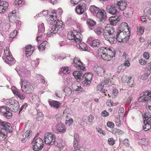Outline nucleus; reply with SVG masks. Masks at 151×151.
Returning a JSON list of instances; mask_svg holds the SVG:
<instances>
[{
    "label": "nucleus",
    "instance_id": "nucleus-34",
    "mask_svg": "<svg viewBox=\"0 0 151 151\" xmlns=\"http://www.w3.org/2000/svg\"><path fill=\"white\" fill-rule=\"evenodd\" d=\"M100 9L95 6H91L90 7L89 10L93 14L96 15Z\"/></svg>",
    "mask_w": 151,
    "mask_h": 151
},
{
    "label": "nucleus",
    "instance_id": "nucleus-16",
    "mask_svg": "<svg viewBox=\"0 0 151 151\" xmlns=\"http://www.w3.org/2000/svg\"><path fill=\"white\" fill-rule=\"evenodd\" d=\"M73 65L77 69L81 70H85V68L79 58H75L73 61Z\"/></svg>",
    "mask_w": 151,
    "mask_h": 151
},
{
    "label": "nucleus",
    "instance_id": "nucleus-4",
    "mask_svg": "<svg viewBox=\"0 0 151 151\" xmlns=\"http://www.w3.org/2000/svg\"><path fill=\"white\" fill-rule=\"evenodd\" d=\"M6 105L9 109L13 112H16L19 109V102L14 99H8L6 100Z\"/></svg>",
    "mask_w": 151,
    "mask_h": 151
},
{
    "label": "nucleus",
    "instance_id": "nucleus-35",
    "mask_svg": "<svg viewBox=\"0 0 151 151\" xmlns=\"http://www.w3.org/2000/svg\"><path fill=\"white\" fill-rule=\"evenodd\" d=\"M112 132L114 134L119 135H122L124 132L123 131L118 129L114 128L112 129L111 130Z\"/></svg>",
    "mask_w": 151,
    "mask_h": 151
},
{
    "label": "nucleus",
    "instance_id": "nucleus-33",
    "mask_svg": "<svg viewBox=\"0 0 151 151\" xmlns=\"http://www.w3.org/2000/svg\"><path fill=\"white\" fill-rule=\"evenodd\" d=\"M90 44L93 47H98L100 45V41L99 40L96 39L91 41Z\"/></svg>",
    "mask_w": 151,
    "mask_h": 151
},
{
    "label": "nucleus",
    "instance_id": "nucleus-51",
    "mask_svg": "<svg viewBox=\"0 0 151 151\" xmlns=\"http://www.w3.org/2000/svg\"><path fill=\"white\" fill-rule=\"evenodd\" d=\"M17 96L21 100L24 99L26 97V95L25 94L22 93L20 92H19Z\"/></svg>",
    "mask_w": 151,
    "mask_h": 151
},
{
    "label": "nucleus",
    "instance_id": "nucleus-31",
    "mask_svg": "<svg viewBox=\"0 0 151 151\" xmlns=\"http://www.w3.org/2000/svg\"><path fill=\"white\" fill-rule=\"evenodd\" d=\"M48 45V42L46 41H45L42 42L37 47L40 51H42L44 50L45 48L47 47Z\"/></svg>",
    "mask_w": 151,
    "mask_h": 151
},
{
    "label": "nucleus",
    "instance_id": "nucleus-60",
    "mask_svg": "<svg viewBox=\"0 0 151 151\" xmlns=\"http://www.w3.org/2000/svg\"><path fill=\"white\" fill-rule=\"evenodd\" d=\"M115 123L116 126L118 127H120L121 125V122L119 119L117 118L115 121Z\"/></svg>",
    "mask_w": 151,
    "mask_h": 151
},
{
    "label": "nucleus",
    "instance_id": "nucleus-7",
    "mask_svg": "<svg viewBox=\"0 0 151 151\" xmlns=\"http://www.w3.org/2000/svg\"><path fill=\"white\" fill-rule=\"evenodd\" d=\"M44 140L46 144L51 145L55 143V137L54 134L47 132L44 135Z\"/></svg>",
    "mask_w": 151,
    "mask_h": 151
},
{
    "label": "nucleus",
    "instance_id": "nucleus-46",
    "mask_svg": "<svg viewBox=\"0 0 151 151\" xmlns=\"http://www.w3.org/2000/svg\"><path fill=\"white\" fill-rule=\"evenodd\" d=\"M61 70L64 74H67L70 73V70L67 67H63Z\"/></svg>",
    "mask_w": 151,
    "mask_h": 151
},
{
    "label": "nucleus",
    "instance_id": "nucleus-12",
    "mask_svg": "<svg viewBox=\"0 0 151 151\" xmlns=\"http://www.w3.org/2000/svg\"><path fill=\"white\" fill-rule=\"evenodd\" d=\"M144 118L145 120H144V125L143 127L145 131H146L150 130L151 128V119L148 118V116L146 114H144Z\"/></svg>",
    "mask_w": 151,
    "mask_h": 151
},
{
    "label": "nucleus",
    "instance_id": "nucleus-45",
    "mask_svg": "<svg viewBox=\"0 0 151 151\" xmlns=\"http://www.w3.org/2000/svg\"><path fill=\"white\" fill-rule=\"evenodd\" d=\"M122 60L123 61H126L129 60V57L128 55L126 53L124 52L123 53V55L122 56Z\"/></svg>",
    "mask_w": 151,
    "mask_h": 151
},
{
    "label": "nucleus",
    "instance_id": "nucleus-62",
    "mask_svg": "<svg viewBox=\"0 0 151 151\" xmlns=\"http://www.w3.org/2000/svg\"><path fill=\"white\" fill-rule=\"evenodd\" d=\"M62 9L61 8H59L57 9L56 11V12H55V13L56 14V15L57 14H61L63 12Z\"/></svg>",
    "mask_w": 151,
    "mask_h": 151
},
{
    "label": "nucleus",
    "instance_id": "nucleus-41",
    "mask_svg": "<svg viewBox=\"0 0 151 151\" xmlns=\"http://www.w3.org/2000/svg\"><path fill=\"white\" fill-rule=\"evenodd\" d=\"M4 58L11 55V53L9 49V47H6V48L4 49Z\"/></svg>",
    "mask_w": 151,
    "mask_h": 151
},
{
    "label": "nucleus",
    "instance_id": "nucleus-5",
    "mask_svg": "<svg viewBox=\"0 0 151 151\" xmlns=\"http://www.w3.org/2000/svg\"><path fill=\"white\" fill-rule=\"evenodd\" d=\"M130 34H127L120 30H118L116 36V39L119 42H125L129 40Z\"/></svg>",
    "mask_w": 151,
    "mask_h": 151
},
{
    "label": "nucleus",
    "instance_id": "nucleus-29",
    "mask_svg": "<svg viewBox=\"0 0 151 151\" xmlns=\"http://www.w3.org/2000/svg\"><path fill=\"white\" fill-rule=\"evenodd\" d=\"M48 102L49 105L51 107H53L57 109L59 108L61 105L60 103L56 101L49 100H48Z\"/></svg>",
    "mask_w": 151,
    "mask_h": 151
},
{
    "label": "nucleus",
    "instance_id": "nucleus-18",
    "mask_svg": "<svg viewBox=\"0 0 151 151\" xmlns=\"http://www.w3.org/2000/svg\"><path fill=\"white\" fill-rule=\"evenodd\" d=\"M86 6L85 4L80 3L77 5L75 8L76 12L79 14H82L86 9Z\"/></svg>",
    "mask_w": 151,
    "mask_h": 151
},
{
    "label": "nucleus",
    "instance_id": "nucleus-43",
    "mask_svg": "<svg viewBox=\"0 0 151 151\" xmlns=\"http://www.w3.org/2000/svg\"><path fill=\"white\" fill-rule=\"evenodd\" d=\"M128 78L129 79L127 81V84L129 86H132L134 83V78L132 77H130L129 78Z\"/></svg>",
    "mask_w": 151,
    "mask_h": 151
},
{
    "label": "nucleus",
    "instance_id": "nucleus-3",
    "mask_svg": "<svg viewBox=\"0 0 151 151\" xmlns=\"http://www.w3.org/2000/svg\"><path fill=\"white\" fill-rule=\"evenodd\" d=\"M35 87L32 84L26 80H24L22 83L21 89L24 93L31 94L34 91Z\"/></svg>",
    "mask_w": 151,
    "mask_h": 151
},
{
    "label": "nucleus",
    "instance_id": "nucleus-47",
    "mask_svg": "<svg viewBox=\"0 0 151 151\" xmlns=\"http://www.w3.org/2000/svg\"><path fill=\"white\" fill-rule=\"evenodd\" d=\"M17 31L16 30H14L13 32H11L10 35V37L13 39L17 35Z\"/></svg>",
    "mask_w": 151,
    "mask_h": 151
},
{
    "label": "nucleus",
    "instance_id": "nucleus-22",
    "mask_svg": "<svg viewBox=\"0 0 151 151\" xmlns=\"http://www.w3.org/2000/svg\"><path fill=\"white\" fill-rule=\"evenodd\" d=\"M5 62L8 63L9 65H13L15 63V61L14 59L11 55L5 57L3 58Z\"/></svg>",
    "mask_w": 151,
    "mask_h": 151
},
{
    "label": "nucleus",
    "instance_id": "nucleus-11",
    "mask_svg": "<svg viewBox=\"0 0 151 151\" xmlns=\"http://www.w3.org/2000/svg\"><path fill=\"white\" fill-rule=\"evenodd\" d=\"M0 129L9 133L12 132V127L10 124L6 122H0Z\"/></svg>",
    "mask_w": 151,
    "mask_h": 151
},
{
    "label": "nucleus",
    "instance_id": "nucleus-37",
    "mask_svg": "<svg viewBox=\"0 0 151 151\" xmlns=\"http://www.w3.org/2000/svg\"><path fill=\"white\" fill-rule=\"evenodd\" d=\"M82 74L81 72L78 71H74L73 73V76L77 80L81 79Z\"/></svg>",
    "mask_w": 151,
    "mask_h": 151
},
{
    "label": "nucleus",
    "instance_id": "nucleus-28",
    "mask_svg": "<svg viewBox=\"0 0 151 151\" xmlns=\"http://www.w3.org/2000/svg\"><path fill=\"white\" fill-rule=\"evenodd\" d=\"M93 70L98 75L100 73H103L104 72V69L101 67L97 65H96L94 66Z\"/></svg>",
    "mask_w": 151,
    "mask_h": 151
},
{
    "label": "nucleus",
    "instance_id": "nucleus-48",
    "mask_svg": "<svg viewBox=\"0 0 151 151\" xmlns=\"http://www.w3.org/2000/svg\"><path fill=\"white\" fill-rule=\"evenodd\" d=\"M123 143L124 145L126 147H129L130 146V142L129 140L127 138L124 139Z\"/></svg>",
    "mask_w": 151,
    "mask_h": 151
},
{
    "label": "nucleus",
    "instance_id": "nucleus-52",
    "mask_svg": "<svg viewBox=\"0 0 151 151\" xmlns=\"http://www.w3.org/2000/svg\"><path fill=\"white\" fill-rule=\"evenodd\" d=\"M107 127L111 129H113L114 128V123L111 122H108L106 124Z\"/></svg>",
    "mask_w": 151,
    "mask_h": 151
},
{
    "label": "nucleus",
    "instance_id": "nucleus-57",
    "mask_svg": "<svg viewBox=\"0 0 151 151\" xmlns=\"http://www.w3.org/2000/svg\"><path fill=\"white\" fill-rule=\"evenodd\" d=\"M96 130L97 131L101 134H102L104 135H105L106 134L105 132L101 129L100 128H96Z\"/></svg>",
    "mask_w": 151,
    "mask_h": 151
},
{
    "label": "nucleus",
    "instance_id": "nucleus-39",
    "mask_svg": "<svg viewBox=\"0 0 151 151\" xmlns=\"http://www.w3.org/2000/svg\"><path fill=\"white\" fill-rule=\"evenodd\" d=\"M104 29L101 27H98L95 29L94 31L96 34L99 35L102 34L103 32H104Z\"/></svg>",
    "mask_w": 151,
    "mask_h": 151
},
{
    "label": "nucleus",
    "instance_id": "nucleus-38",
    "mask_svg": "<svg viewBox=\"0 0 151 151\" xmlns=\"http://www.w3.org/2000/svg\"><path fill=\"white\" fill-rule=\"evenodd\" d=\"M63 89L65 93L66 96H69L72 93L71 89L69 87H63Z\"/></svg>",
    "mask_w": 151,
    "mask_h": 151
},
{
    "label": "nucleus",
    "instance_id": "nucleus-63",
    "mask_svg": "<svg viewBox=\"0 0 151 151\" xmlns=\"http://www.w3.org/2000/svg\"><path fill=\"white\" fill-rule=\"evenodd\" d=\"M101 115L103 117H106L109 116V113L106 110H104L101 112Z\"/></svg>",
    "mask_w": 151,
    "mask_h": 151
},
{
    "label": "nucleus",
    "instance_id": "nucleus-13",
    "mask_svg": "<svg viewBox=\"0 0 151 151\" xmlns=\"http://www.w3.org/2000/svg\"><path fill=\"white\" fill-rule=\"evenodd\" d=\"M0 113L6 119H10L12 117V114L9 109L6 107L2 106L0 107Z\"/></svg>",
    "mask_w": 151,
    "mask_h": 151
},
{
    "label": "nucleus",
    "instance_id": "nucleus-36",
    "mask_svg": "<svg viewBox=\"0 0 151 151\" xmlns=\"http://www.w3.org/2000/svg\"><path fill=\"white\" fill-rule=\"evenodd\" d=\"M38 33L44 34L45 31V27L44 24L42 23H40L38 26Z\"/></svg>",
    "mask_w": 151,
    "mask_h": 151
},
{
    "label": "nucleus",
    "instance_id": "nucleus-15",
    "mask_svg": "<svg viewBox=\"0 0 151 151\" xmlns=\"http://www.w3.org/2000/svg\"><path fill=\"white\" fill-rule=\"evenodd\" d=\"M93 74L91 73H85L83 76V83L84 85L90 84L91 82Z\"/></svg>",
    "mask_w": 151,
    "mask_h": 151
},
{
    "label": "nucleus",
    "instance_id": "nucleus-49",
    "mask_svg": "<svg viewBox=\"0 0 151 151\" xmlns=\"http://www.w3.org/2000/svg\"><path fill=\"white\" fill-rule=\"evenodd\" d=\"M79 47L81 49L83 50H87V47L86 44L81 43V42L79 43Z\"/></svg>",
    "mask_w": 151,
    "mask_h": 151
},
{
    "label": "nucleus",
    "instance_id": "nucleus-53",
    "mask_svg": "<svg viewBox=\"0 0 151 151\" xmlns=\"http://www.w3.org/2000/svg\"><path fill=\"white\" fill-rule=\"evenodd\" d=\"M32 132L31 130L27 131L25 132L26 137L28 138L31 137L32 134Z\"/></svg>",
    "mask_w": 151,
    "mask_h": 151
},
{
    "label": "nucleus",
    "instance_id": "nucleus-25",
    "mask_svg": "<svg viewBox=\"0 0 151 151\" xmlns=\"http://www.w3.org/2000/svg\"><path fill=\"white\" fill-rule=\"evenodd\" d=\"M56 130L60 132L65 133V127L64 124L61 123L57 124L55 126Z\"/></svg>",
    "mask_w": 151,
    "mask_h": 151
},
{
    "label": "nucleus",
    "instance_id": "nucleus-40",
    "mask_svg": "<svg viewBox=\"0 0 151 151\" xmlns=\"http://www.w3.org/2000/svg\"><path fill=\"white\" fill-rule=\"evenodd\" d=\"M139 142L142 145H146L148 144V140L147 138H143L140 140Z\"/></svg>",
    "mask_w": 151,
    "mask_h": 151
},
{
    "label": "nucleus",
    "instance_id": "nucleus-58",
    "mask_svg": "<svg viewBox=\"0 0 151 151\" xmlns=\"http://www.w3.org/2000/svg\"><path fill=\"white\" fill-rule=\"evenodd\" d=\"M94 119V117L93 115L91 114L89 115L88 118V122L89 123H92Z\"/></svg>",
    "mask_w": 151,
    "mask_h": 151
},
{
    "label": "nucleus",
    "instance_id": "nucleus-30",
    "mask_svg": "<svg viewBox=\"0 0 151 151\" xmlns=\"http://www.w3.org/2000/svg\"><path fill=\"white\" fill-rule=\"evenodd\" d=\"M72 87L73 89L77 91H82L84 90L81 86H79L78 83H74L72 85Z\"/></svg>",
    "mask_w": 151,
    "mask_h": 151
},
{
    "label": "nucleus",
    "instance_id": "nucleus-2",
    "mask_svg": "<svg viewBox=\"0 0 151 151\" xmlns=\"http://www.w3.org/2000/svg\"><path fill=\"white\" fill-rule=\"evenodd\" d=\"M116 32L114 28L110 24H107L104 30L103 35L105 39L110 43L113 44L115 42Z\"/></svg>",
    "mask_w": 151,
    "mask_h": 151
},
{
    "label": "nucleus",
    "instance_id": "nucleus-6",
    "mask_svg": "<svg viewBox=\"0 0 151 151\" xmlns=\"http://www.w3.org/2000/svg\"><path fill=\"white\" fill-rule=\"evenodd\" d=\"M78 34V32L76 30L70 31L68 33L67 37L68 39L72 40L73 42L79 43L81 42V40Z\"/></svg>",
    "mask_w": 151,
    "mask_h": 151
},
{
    "label": "nucleus",
    "instance_id": "nucleus-26",
    "mask_svg": "<svg viewBox=\"0 0 151 151\" xmlns=\"http://www.w3.org/2000/svg\"><path fill=\"white\" fill-rule=\"evenodd\" d=\"M9 6L8 3L6 1L0 4V13H4L5 12Z\"/></svg>",
    "mask_w": 151,
    "mask_h": 151
},
{
    "label": "nucleus",
    "instance_id": "nucleus-20",
    "mask_svg": "<svg viewBox=\"0 0 151 151\" xmlns=\"http://www.w3.org/2000/svg\"><path fill=\"white\" fill-rule=\"evenodd\" d=\"M121 18L120 16H115L114 17H111L109 19L110 25H116L119 23Z\"/></svg>",
    "mask_w": 151,
    "mask_h": 151
},
{
    "label": "nucleus",
    "instance_id": "nucleus-55",
    "mask_svg": "<svg viewBox=\"0 0 151 151\" xmlns=\"http://www.w3.org/2000/svg\"><path fill=\"white\" fill-rule=\"evenodd\" d=\"M125 69V67L123 65V64H122L119 67L118 71L119 72H122L124 71Z\"/></svg>",
    "mask_w": 151,
    "mask_h": 151
},
{
    "label": "nucleus",
    "instance_id": "nucleus-64",
    "mask_svg": "<svg viewBox=\"0 0 151 151\" xmlns=\"http://www.w3.org/2000/svg\"><path fill=\"white\" fill-rule=\"evenodd\" d=\"M27 106L28 105L27 104H25L23 105L20 108L19 113H20L21 111L25 109L26 107H27Z\"/></svg>",
    "mask_w": 151,
    "mask_h": 151
},
{
    "label": "nucleus",
    "instance_id": "nucleus-10",
    "mask_svg": "<svg viewBox=\"0 0 151 151\" xmlns=\"http://www.w3.org/2000/svg\"><path fill=\"white\" fill-rule=\"evenodd\" d=\"M63 25V22L61 21L58 19L57 20L55 25L52 27L51 30L50 29L49 34L52 35L53 33L55 34L58 31L61 30L62 29Z\"/></svg>",
    "mask_w": 151,
    "mask_h": 151
},
{
    "label": "nucleus",
    "instance_id": "nucleus-32",
    "mask_svg": "<svg viewBox=\"0 0 151 151\" xmlns=\"http://www.w3.org/2000/svg\"><path fill=\"white\" fill-rule=\"evenodd\" d=\"M7 133L0 129V141L4 140L7 137Z\"/></svg>",
    "mask_w": 151,
    "mask_h": 151
},
{
    "label": "nucleus",
    "instance_id": "nucleus-9",
    "mask_svg": "<svg viewBox=\"0 0 151 151\" xmlns=\"http://www.w3.org/2000/svg\"><path fill=\"white\" fill-rule=\"evenodd\" d=\"M117 6H119V9L123 11L124 14L127 15L130 14L132 12V9L130 8H127V3L124 1H118L116 4Z\"/></svg>",
    "mask_w": 151,
    "mask_h": 151
},
{
    "label": "nucleus",
    "instance_id": "nucleus-27",
    "mask_svg": "<svg viewBox=\"0 0 151 151\" xmlns=\"http://www.w3.org/2000/svg\"><path fill=\"white\" fill-rule=\"evenodd\" d=\"M25 54L27 57L30 56L32 53L33 50L34 49L31 45H27L26 47Z\"/></svg>",
    "mask_w": 151,
    "mask_h": 151
},
{
    "label": "nucleus",
    "instance_id": "nucleus-21",
    "mask_svg": "<svg viewBox=\"0 0 151 151\" xmlns=\"http://www.w3.org/2000/svg\"><path fill=\"white\" fill-rule=\"evenodd\" d=\"M118 30H120L122 31H124L127 34H130L129 27L126 22L122 23Z\"/></svg>",
    "mask_w": 151,
    "mask_h": 151
},
{
    "label": "nucleus",
    "instance_id": "nucleus-50",
    "mask_svg": "<svg viewBox=\"0 0 151 151\" xmlns=\"http://www.w3.org/2000/svg\"><path fill=\"white\" fill-rule=\"evenodd\" d=\"M108 142L109 145H112L115 143V140L113 138H110L108 139Z\"/></svg>",
    "mask_w": 151,
    "mask_h": 151
},
{
    "label": "nucleus",
    "instance_id": "nucleus-54",
    "mask_svg": "<svg viewBox=\"0 0 151 151\" xmlns=\"http://www.w3.org/2000/svg\"><path fill=\"white\" fill-rule=\"evenodd\" d=\"M39 36H38L36 40L37 41H41L43 39V35H45L44 34H39Z\"/></svg>",
    "mask_w": 151,
    "mask_h": 151
},
{
    "label": "nucleus",
    "instance_id": "nucleus-14",
    "mask_svg": "<svg viewBox=\"0 0 151 151\" xmlns=\"http://www.w3.org/2000/svg\"><path fill=\"white\" fill-rule=\"evenodd\" d=\"M151 99V93L148 91H145L142 93L140 94V96L138 99L139 102H145Z\"/></svg>",
    "mask_w": 151,
    "mask_h": 151
},
{
    "label": "nucleus",
    "instance_id": "nucleus-24",
    "mask_svg": "<svg viewBox=\"0 0 151 151\" xmlns=\"http://www.w3.org/2000/svg\"><path fill=\"white\" fill-rule=\"evenodd\" d=\"M106 9L108 12L112 14H116L118 12L116 7L111 5H108Z\"/></svg>",
    "mask_w": 151,
    "mask_h": 151
},
{
    "label": "nucleus",
    "instance_id": "nucleus-61",
    "mask_svg": "<svg viewBox=\"0 0 151 151\" xmlns=\"http://www.w3.org/2000/svg\"><path fill=\"white\" fill-rule=\"evenodd\" d=\"M143 57L146 59H148L150 58L149 53L147 52H145L143 54Z\"/></svg>",
    "mask_w": 151,
    "mask_h": 151
},
{
    "label": "nucleus",
    "instance_id": "nucleus-1",
    "mask_svg": "<svg viewBox=\"0 0 151 151\" xmlns=\"http://www.w3.org/2000/svg\"><path fill=\"white\" fill-rule=\"evenodd\" d=\"M99 55L106 61H109L111 60L115 55V51L111 47H102L99 50Z\"/></svg>",
    "mask_w": 151,
    "mask_h": 151
},
{
    "label": "nucleus",
    "instance_id": "nucleus-42",
    "mask_svg": "<svg viewBox=\"0 0 151 151\" xmlns=\"http://www.w3.org/2000/svg\"><path fill=\"white\" fill-rule=\"evenodd\" d=\"M145 27L143 26H140L139 29L137 28V34L140 35L142 34L144 32Z\"/></svg>",
    "mask_w": 151,
    "mask_h": 151
},
{
    "label": "nucleus",
    "instance_id": "nucleus-44",
    "mask_svg": "<svg viewBox=\"0 0 151 151\" xmlns=\"http://www.w3.org/2000/svg\"><path fill=\"white\" fill-rule=\"evenodd\" d=\"M87 23L90 26H94L96 24V22L92 19H88L87 21Z\"/></svg>",
    "mask_w": 151,
    "mask_h": 151
},
{
    "label": "nucleus",
    "instance_id": "nucleus-17",
    "mask_svg": "<svg viewBox=\"0 0 151 151\" xmlns=\"http://www.w3.org/2000/svg\"><path fill=\"white\" fill-rule=\"evenodd\" d=\"M101 22H104L106 19V11L103 9H101L96 15Z\"/></svg>",
    "mask_w": 151,
    "mask_h": 151
},
{
    "label": "nucleus",
    "instance_id": "nucleus-19",
    "mask_svg": "<svg viewBox=\"0 0 151 151\" xmlns=\"http://www.w3.org/2000/svg\"><path fill=\"white\" fill-rule=\"evenodd\" d=\"M57 16L56 15L55 11L53 10L51 14L47 16V20L50 23H53L57 19Z\"/></svg>",
    "mask_w": 151,
    "mask_h": 151
},
{
    "label": "nucleus",
    "instance_id": "nucleus-56",
    "mask_svg": "<svg viewBox=\"0 0 151 151\" xmlns=\"http://www.w3.org/2000/svg\"><path fill=\"white\" fill-rule=\"evenodd\" d=\"M65 122L67 125L69 126L73 123V120L72 118H70L68 120H66Z\"/></svg>",
    "mask_w": 151,
    "mask_h": 151
},
{
    "label": "nucleus",
    "instance_id": "nucleus-23",
    "mask_svg": "<svg viewBox=\"0 0 151 151\" xmlns=\"http://www.w3.org/2000/svg\"><path fill=\"white\" fill-rule=\"evenodd\" d=\"M107 82H109V81H107L106 80H105L103 82H101V84H98L97 86V90L100 91L102 93H105V95L106 96V93L105 90L103 89V88L104 86L106 85V83H108Z\"/></svg>",
    "mask_w": 151,
    "mask_h": 151
},
{
    "label": "nucleus",
    "instance_id": "nucleus-59",
    "mask_svg": "<svg viewBox=\"0 0 151 151\" xmlns=\"http://www.w3.org/2000/svg\"><path fill=\"white\" fill-rule=\"evenodd\" d=\"M147 62L143 59H141L139 60V63L141 65H146Z\"/></svg>",
    "mask_w": 151,
    "mask_h": 151
},
{
    "label": "nucleus",
    "instance_id": "nucleus-8",
    "mask_svg": "<svg viewBox=\"0 0 151 151\" xmlns=\"http://www.w3.org/2000/svg\"><path fill=\"white\" fill-rule=\"evenodd\" d=\"M33 141V149L35 151L41 150L43 147L44 143L43 140L40 138L35 137Z\"/></svg>",
    "mask_w": 151,
    "mask_h": 151
}]
</instances>
